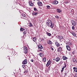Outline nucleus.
Segmentation results:
<instances>
[{
	"mask_svg": "<svg viewBox=\"0 0 77 77\" xmlns=\"http://www.w3.org/2000/svg\"><path fill=\"white\" fill-rule=\"evenodd\" d=\"M23 49L24 53H27V47H24L23 48Z\"/></svg>",
	"mask_w": 77,
	"mask_h": 77,
	"instance_id": "obj_1",
	"label": "nucleus"
},
{
	"mask_svg": "<svg viewBox=\"0 0 77 77\" xmlns=\"http://www.w3.org/2000/svg\"><path fill=\"white\" fill-rule=\"evenodd\" d=\"M71 23H72V25L73 26H75V21H74V20H72L71 21Z\"/></svg>",
	"mask_w": 77,
	"mask_h": 77,
	"instance_id": "obj_2",
	"label": "nucleus"
},
{
	"mask_svg": "<svg viewBox=\"0 0 77 77\" xmlns=\"http://www.w3.org/2000/svg\"><path fill=\"white\" fill-rule=\"evenodd\" d=\"M38 4L39 6H42V3L39 1L38 2Z\"/></svg>",
	"mask_w": 77,
	"mask_h": 77,
	"instance_id": "obj_3",
	"label": "nucleus"
},
{
	"mask_svg": "<svg viewBox=\"0 0 77 77\" xmlns=\"http://www.w3.org/2000/svg\"><path fill=\"white\" fill-rule=\"evenodd\" d=\"M27 63V60H25L22 62L23 64H26Z\"/></svg>",
	"mask_w": 77,
	"mask_h": 77,
	"instance_id": "obj_4",
	"label": "nucleus"
},
{
	"mask_svg": "<svg viewBox=\"0 0 77 77\" xmlns=\"http://www.w3.org/2000/svg\"><path fill=\"white\" fill-rule=\"evenodd\" d=\"M66 48L67 50H69V51H70V50H71V48H70V47H69V46L66 45Z\"/></svg>",
	"mask_w": 77,
	"mask_h": 77,
	"instance_id": "obj_5",
	"label": "nucleus"
},
{
	"mask_svg": "<svg viewBox=\"0 0 77 77\" xmlns=\"http://www.w3.org/2000/svg\"><path fill=\"white\" fill-rule=\"evenodd\" d=\"M62 49L61 48V47H60L57 49V51L58 52H60L61 51H62Z\"/></svg>",
	"mask_w": 77,
	"mask_h": 77,
	"instance_id": "obj_6",
	"label": "nucleus"
},
{
	"mask_svg": "<svg viewBox=\"0 0 77 77\" xmlns=\"http://www.w3.org/2000/svg\"><path fill=\"white\" fill-rule=\"evenodd\" d=\"M64 66H63V68H62V70H61V72H62L63 71V69H64V68H65V67H66V64H65V63H64Z\"/></svg>",
	"mask_w": 77,
	"mask_h": 77,
	"instance_id": "obj_7",
	"label": "nucleus"
},
{
	"mask_svg": "<svg viewBox=\"0 0 77 77\" xmlns=\"http://www.w3.org/2000/svg\"><path fill=\"white\" fill-rule=\"evenodd\" d=\"M38 47L39 49H42L43 47H42V46L41 45H39L38 46Z\"/></svg>",
	"mask_w": 77,
	"mask_h": 77,
	"instance_id": "obj_8",
	"label": "nucleus"
},
{
	"mask_svg": "<svg viewBox=\"0 0 77 77\" xmlns=\"http://www.w3.org/2000/svg\"><path fill=\"white\" fill-rule=\"evenodd\" d=\"M53 3L55 4V5H57V4H58L59 2H58V1H54Z\"/></svg>",
	"mask_w": 77,
	"mask_h": 77,
	"instance_id": "obj_9",
	"label": "nucleus"
},
{
	"mask_svg": "<svg viewBox=\"0 0 77 77\" xmlns=\"http://www.w3.org/2000/svg\"><path fill=\"white\" fill-rule=\"evenodd\" d=\"M63 60H66V59H68V58H67V57H65V56H63Z\"/></svg>",
	"mask_w": 77,
	"mask_h": 77,
	"instance_id": "obj_10",
	"label": "nucleus"
},
{
	"mask_svg": "<svg viewBox=\"0 0 77 77\" xmlns=\"http://www.w3.org/2000/svg\"><path fill=\"white\" fill-rule=\"evenodd\" d=\"M50 27L51 28H53V27H54V25L53 24V23H51L50 24Z\"/></svg>",
	"mask_w": 77,
	"mask_h": 77,
	"instance_id": "obj_11",
	"label": "nucleus"
},
{
	"mask_svg": "<svg viewBox=\"0 0 77 77\" xmlns=\"http://www.w3.org/2000/svg\"><path fill=\"white\" fill-rule=\"evenodd\" d=\"M48 44H49V45H51V44H52V42H51V41H48Z\"/></svg>",
	"mask_w": 77,
	"mask_h": 77,
	"instance_id": "obj_12",
	"label": "nucleus"
},
{
	"mask_svg": "<svg viewBox=\"0 0 77 77\" xmlns=\"http://www.w3.org/2000/svg\"><path fill=\"white\" fill-rule=\"evenodd\" d=\"M55 45L57 46V47H59V46H60V44H59V43L58 42L55 43Z\"/></svg>",
	"mask_w": 77,
	"mask_h": 77,
	"instance_id": "obj_13",
	"label": "nucleus"
},
{
	"mask_svg": "<svg viewBox=\"0 0 77 77\" xmlns=\"http://www.w3.org/2000/svg\"><path fill=\"white\" fill-rule=\"evenodd\" d=\"M73 69H74V71L75 72H77V68L75 67H73Z\"/></svg>",
	"mask_w": 77,
	"mask_h": 77,
	"instance_id": "obj_14",
	"label": "nucleus"
},
{
	"mask_svg": "<svg viewBox=\"0 0 77 77\" xmlns=\"http://www.w3.org/2000/svg\"><path fill=\"white\" fill-rule=\"evenodd\" d=\"M33 40L34 42H36V37H34L33 39Z\"/></svg>",
	"mask_w": 77,
	"mask_h": 77,
	"instance_id": "obj_15",
	"label": "nucleus"
},
{
	"mask_svg": "<svg viewBox=\"0 0 77 77\" xmlns=\"http://www.w3.org/2000/svg\"><path fill=\"white\" fill-rule=\"evenodd\" d=\"M57 11L58 12V13H60L61 12V10L60 9H57Z\"/></svg>",
	"mask_w": 77,
	"mask_h": 77,
	"instance_id": "obj_16",
	"label": "nucleus"
},
{
	"mask_svg": "<svg viewBox=\"0 0 77 77\" xmlns=\"http://www.w3.org/2000/svg\"><path fill=\"white\" fill-rule=\"evenodd\" d=\"M29 4V6H33V4L32 2H30Z\"/></svg>",
	"mask_w": 77,
	"mask_h": 77,
	"instance_id": "obj_17",
	"label": "nucleus"
},
{
	"mask_svg": "<svg viewBox=\"0 0 77 77\" xmlns=\"http://www.w3.org/2000/svg\"><path fill=\"white\" fill-rule=\"evenodd\" d=\"M58 38L60 39H62L63 38V37L61 36H58Z\"/></svg>",
	"mask_w": 77,
	"mask_h": 77,
	"instance_id": "obj_18",
	"label": "nucleus"
},
{
	"mask_svg": "<svg viewBox=\"0 0 77 77\" xmlns=\"http://www.w3.org/2000/svg\"><path fill=\"white\" fill-rule=\"evenodd\" d=\"M60 60V58H57L56 59V62H59Z\"/></svg>",
	"mask_w": 77,
	"mask_h": 77,
	"instance_id": "obj_19",
	"label": "nucleus"
},
{
	"mask_svg": "<svg viewBox=\"0 0 77 77\" xmlns=\"http://www.w3.org/2000/svg\"><path fill=\"white\" fill-rule=\"evenodd\" d=\"M38 14V13H36L35 12L32 13V15H37Z\"/></svg>",
	"mask_w": 77,
	"mask_h": 77,
	"instance_id": "obj_20",
	"label": "nucleus"
},
{
	"mask_svg": "<svg viewBox=\"0 0 77 77\" xmlns=\"http://www.w3.org/2000/svg\"><path fill=\"white\" fill-rule=\"evenodd\" d=\"M73 62L74 63H75L77 62V60L75 58H74L73 60Z\"/></svg>",
	"mask_w": 77,
	"mask_h": 77,
	"instance_id": "obj_21",
	"label": "nucleus"
},
{
	"mask_svg": "<svg viewBox=\"0 0 77 77\" xmlns=\"http://www.w3.org/2000/svg\"><path fill=\"white\" fill-rule=\"evenodd\" d=\"M48 23L50 24H51V20H48Z\"/></svg>",
	"mask_w": 77,
	"mask_h": 77,
	"instance_id": "obj_22",
	"label": "nucleus"
},
{
	"mask_svg": "<svg viewBox=\"0 0 77 77\" xmlns=\"http://www.w3.org/2000/svg\"><path fill=\"white\" fill-rule=\"evenodd\" d=\"M72 34L73 35V36H76V34H75V33H74V32H72Z\"/></svg>",
	"mask_w": 77,
	"mask_h": 77,
	"instance_id": "obj_23",
	"label": "nucleus"
},
{
	"mask_svg": "<svg viewBox=\"0 0 77 77\" xmlns=\"http://www.w3.org/2000/svg\"><path fill=\"white\" fill-rule=\"evenodd\" d=\"M46 24L48 26H50V24L48 23V22H47Z\"/></svg>",
	"mask_w": 77,
	"mask_h": 77,
	"instance_id": "obj_24",
	"label": "nucleus"
},
{
	"mask_svg": "<svg viewBox=\"0 0 77 77\" xmlns=\"http://www.w3.org/2000/svg\"><path fill=\"white\" fill-rule=\"evenodd\" d=\"M20 30L21 31H24V29L23 28H21L20 29Z\"/></svg>",
	"mask_w": 77,
	"mask_h": 77,
	"instance_id": "obj_25",
	"label": "nucleus"
},
{
	"mask_svg": "<svg viewBox=\"0 0 77 77\" xmlns=\"http://www.w3.org/2000/svg\"><path fill=\"white\" fill-rule=\"evenodd\" d=\"M43 60L44 61V62H46V58L45 57L43 59Z\"/></svg>",
	"mask_w": 77,
	"mask_h": 77,
	"instance_id": "obj_26",
	"label": "nucleus"
},
{
	"mask_svg": "<svg viewBox=\"0 0 77 77\" xmlns=\"http://www.w3.org/2000/svg\"><path fill=\"white\" fill-rule=\"evenodd\" d=\"M29 26L30 27H32L33 25H32V23H29Z\"/></svg>",
	"mask_w": 77,
	"mask_h": 77,
	"instance_id": "obj_27",
	"label": "nucleus"
},
{
	"mask_svg": "<svg viewBox=\"0 0 77 77\" xmlns=\"http://www.w3.org/2000/svg\"><path fill=\"white\" fill-rule=\"evenodd\" d=\"M44 55L42 53H40L39 54V55L41 57H42V56H43Z\"/></svg>",
	"mask_w": 77,
	"mask_h": 77,
	"instance_id": "obj_28",
	"label": "nucleus"
},
{
	"mask_svg": "<svg viewBox=\"0 0 77 77\" xmlns=\"http://www.w3.org/2000/svg\"><path fill=\"white\" fill-rule=\"evenodd\" d=\"M51 61H48V62H47V63H48V64H49V65H50V63H51Z\"/></svg>",
	"mask_w": 77,
	"mask_h": 77,
	"instance_id": "obj_29",
	"label": "nucleus"
},
{
	"mask_svg": "<svg viewBox=\"0 0 77 77\" xmlns=\"http://www.w3.org/2000/svg\"><path fill=\"white\" fill-rule=\"evenodd\" d=\"M21 15L23 17H26V15H25V14H22Z\"/></svg>",
	"mask_w": 77,
	"mask_h": 77,
	"instance_id": "obj_30",
	"label": "nucleus"
},
{
	"mask_svg": "<svg viewBox=\"0 0 77 77\" xmlns=\"http://www.w3.org/2000/svg\"><path fill=\"white\" fill-rule=\"evenodd\" d=\"M48 36H50L51 35V34L50 33H48Z\"/></svg>",
	"mask_w": 77,
	"mask_h": 77,
	"instance_id": "obj_31",
	"label": "nucleus"
},
{
	"mask_svg": "<svg viewBox=\"0 0 77 77\" xmlns=\"http://www.w3.org/2000/svg\"><path fill=\"white\" fill-rule=\"evenodd\" d=\"M47 7L48 9H49L50 8V7L49 5H47Z\"/></svg>",
	"mask_w": 77,
	"mask_h": 77,
	"instance_id": "obj_32",
	"label": "nucleus"
},
{
	"mask_svg": "<svg viewBox=\"0 0 77 77\" xmlns=\"http://www.w3.org/2000/svg\"><path fill=\"white\" fill-rule=\"evenodd\" d=\"M22 67H23V68H24V67H25V65H22Z\"/></svg>",
	"mask_w": 77,
	"mask_h": 77,
	"instance_id": "obj_33",
	"label": "nucleus"
},
{
	"mask_svg": "<svg viewBox=\"0 0 77 77\" xmlns=\"http://www.w3.org/2000/svg\"><path fill=\"white\" fill-rule=\"evenodd\" d=\"M34 10L35 11H37V9L35 8H34Z\"/></svg>",
	"mask_w": 77,
	"mask_h": 77,
	"instance_id": "obj_34",
	"label": "nucleus"
},
{
	"mask_svg": "<svg viewBox=\"0 0 77 77\" xmlns=\"http://www.w3.org/2000/svg\"><path fill=\"white\" fill-rule=\"evenodd\" d=\"M49 65H50L48 63H47V64L46 65V66H49Z\"/></svg>",
	"mask_w": 77,
	"mask_h": 77,
	"instance_id": "obj_35",
	"label": "nucleus"
},
{
	"mask_svg": "<svg viewBox=\"0 0 77 77\" xmlns=\"http://www.w3.org/2000/svg\"><path fill=\"white\" fill-rule=\"evenodd\" d=\"M64 3L66 4H68V2H65Z\"/></svg>",
	"mask_w": 77,
	"mask_h": 77,
	"instance_id": "obj_36",
	"label": "nucleus"
},
{
	"mask_svg": "<svg viewBox=\"0 0 77 77\" xmlns=\"http://www.w3.org/2000/svg\"><path fill=\"white\" fill-rule=\"evenodd\" d=\"M23 33L24 35H26V31H24L23 32Z\"/></svg>",
	"mask_w": 77,
	"mask_h": 77,
	"instance_id": "obj_37",
	"label": "nucleus"
},
{
	"mask_svg": "<svg viewBox=\"0 0 77 77\" xmlns=\"http://www.w3.org/2000/svg\"><path fill=\"white\" fill-rule=\"evenodd\" d=\"M72 30H74V26H72Z\"/></svg>",
	"mask_w": 77,
	"mask_h": 77,
	"instance_id": "obj_38",
	"label": "nucleus"
},
{
	"mask_svg": "<svg viewBox=\"0 0 77 77\" xmlns=\"http://www.w3.org/2000/svg\"><path fill=\"white\" fill-rule=\"evenodd\" d=\"M55 17L56 18H59V17H58V16H56Z\"/></svg>",
	"mask_w": 77,
	"mask_h": 77,
	"instance_id": "obj_39",
	"label": "nucleus"
},
{
	"mask_svg": "<svg viewBox=\"0 0 77 77\" xmlns=\"http://www.w3.org/2000/svg\"><path fill=\"white\" fill-rule=\"evenodd\" d=\"M31 62H33V60L31 59Z\"/></svg>",
	"mask_w": 77,
	"mask_h": 77,
	"instance_id": "obj_40",
	"label": "nucleus"
},
{
	"mask_svg": "<svg viewBox=\"0 0 77 77\" xmlns=\"http://www.w3.org/2000/svg\"><path fill=\"white\" fill-rule=\"evenodd\" d=\"M69 42H67L66 43V44H67V45H68V44H69Z\"/></svg>",
	"mask_w": 77,
	"mask_h": 77,
	"instance_id": "obj_41",
	"label": "nucleus"
},
{
	"mask_svg": "<svg viewBox=\"0 0 77 77\" xmlns=\"http://www.w3.org/2000/svg\"><path fill=\"white\" fill-rule=\"evenodd\" d=\"M69 45H72V43H70V44H69Z\"/></svg>",
	"mask_w": 77,
	"mask_h": 77,
	"instance_id": "obj_42",
	"label": "nucleus"
},
{
	"mask_svg": "<svg viewBox=\"0 0 77 77\" xmlns=\"http://www.w3.org/2000/svg\"><path fill=\"white\" fill-rule=\"evenodd\" d=\"M13 73H14V74H12V75H14V74H15V73H14V72H13Z\"/></svg>",
	"mask_w": 77,
	"mask_h": 77,
	"instance_id": "obj_43",
	"label": "nucleus"
},
{
	"mask_svg": "<svg viewBox=\"0 0 77 77\" xmlns=\"http://www.w3.org/2000/svg\"><path fill=\"white\" fill-rule=\"evenodd\" d=\"M52 50H53V48H51Z\"/></svg>",
	"mask_w": 77,
	"mask_h": 77,
	"instance_id": "obj_44",
	"label": "nucleus"
},
{
	"mask_svg": "<svg viewBox=\"0 0 77 77\" xmlns=\"http://www.w3.org/2000/svg\"><path fill=\"white\" fill-rule=\"evenodd\" d=\"M25 72L27 73V71H25Z\"/></svg>",
	"mask_w": 77,
	"mask_h": 77,
	"instance_id": "obj_45",
	"label": "nucleus"
},
{
	"mask_svg": "<svg viewBox=\"0 0 77 77\" xmlns=\"http://www.w3.org/2000/svg\"><path fill=\"white\" fill-rule=\"evenodd\" d=\"M40 51H42V50H40Z\"/></svg>",
	"mask_w": 77,
	"mask_h": 77,
	"instance_id": "obj_46",
	"label": "nucleus"
},
{
	"mask_svg": "<svg viewBox=\"0 0 77 77\" xmlns=\"http://www.w3.org/2000/svg\"><path fill=\"white\" fill-rule=\"evenodd\" d=\"M63 62H62V63Z\"/></svg>",
	"mask_w": 77,
	"mask_h": 77,
	"instance_id": "obj_47",
	"label": "nucleus"
},
{
	"mask_svg": "<svg viewBox=\"0 0 77 77\" xmlns=\"http://www.w3.org/2000/svg\"><path fill=\"white\" fill-rule=\"evenodd\" d=\"M61 45H62V44H61Z\"/></svg>",
	"mask_w": 77,
	"mask_h": 77,
	"instance_id": "obj_48",
	"label": "nucleus"
}]
</instances>
